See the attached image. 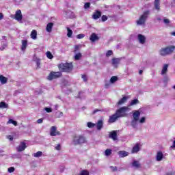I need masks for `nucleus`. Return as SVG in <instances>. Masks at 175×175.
Instances as JSON below:
<instances>
[{
    "mask_svg": "<svg viewBox=\"0 0 175 175\" xmlns=\"http://www.w3.org/2000/svg\"><path fill=\"white\" fill-rule=\"evenodd\" d=\"M175 50V46L174 45H170L164 48H161L159 51V55L161 57H166V55H170L173 54V51Z\"/></svg>",
    "mask_w": 175,
    "mask_h": 175,
    "instance_id": "nucleus-1",
    "label": "nucleus"
},
{
    "mask_svg": "<svg viewBox=\"0 0 175 175\" xmlns=\"http://www.w3.org/2000/svg\"><path fill=\"white\" fill-rule=\"evenodd\" d=\"M146 36H144V35L138 34L137 40L140 44H144V43H146Z\"/></svg>",
    "mask_w": 175,
    "mask_h": 175,
    "instance_id": "nucleus-12",
    "label": "nucleus"
},
{
    "mask_svg": "<svg viewBox=\"0 0 175 175\" xmlns=\"http://www.w3.org/2000/svg\"><path fill=\"white\" fill-rule=\"evenodd\" d=\"M46 57L47 58H49V59H53V58H54V56L50 51L46 52Z\"/></svg>",
    "mask_w": 175,
    "mask_h": 175,
    "instance_id": "nucleus-40",
    "label": "nucleus"
},
{
    "mask_svg": "<svg viewBox=\"0 0 175 175\" xmlns=\"http://www.w3.org/2000/svg\"><path fill=\"white\" fill-rule=\"evenodd\" d=\"M110 168L113 172H117V167L111 166Z\"/></svg>",
    "mask_w": 175,
    "mask_h": 175,
    "instance_id": "nucleus-56",
    "label": "nucleus"
},
{
    "mask_svg": "<svg viewBox=\"0 0 175 175\" xmlns=\"http://www.w3.org/2000/svg\"><path fill=\"white\" fill-rule=\"evenodd\" d=\"M138 103H139V100L137 98H135L131 101L130 104L127 106V107H131V106H135V105H137Z\"/></svg>",
    "mask_w": 175,
    "mask_h": 175,
    "instance_id": "nucleus-30",
    "label": "nucleus"
},
{
    "mask_svg": "<svg viewBox=\"0 0 175 175\" xmlns=\"http://www.w3.org/2000/svg\"><path fill=\"white\" fill-rule=\"evenodd\" d=\"M81 49V45H75L74 53H77V51H79V50H80Z\"/></svg>",
    "mask_w": 175,
    "mask_h": 175,
    "instance_id": "nucleus-42",
    "label": "nucleus"
},
{
    "mask_svg": "<svg viewBox=\"0 0 175 175\" xmlns=\"http://www.w3.org/2000/svg\"><path fill=\"white\" fill-rule=\"evenodd\" d=\"M109 138L113 139L114 141L117 140V131H114L109 133Z\"/></svg>",
    "mask_w": 175,
    "mask_h": 175,
    "instance_id": "nucleus-27",
    "label": "nucleus"
},
{
    "mask_svg": "<svg viewBox=\"0 0 175 175\" xmlns=\"http://www.w3.org/2000/svg\"><path fill=\"white\" fill-rule=\"evenodd\" d=\"M137 122H139V120H137L136 119L131 120V125L132 128H133L134 129H137V125H138Z\"/></svg>",
    "mask_w": 175,
    "mask_h": 175,
    "instance_id": "nucleus-18",
    "label": "nucleus"
},
{
    "mask_svg": "<svg viewBox=\"0 0 175 175\" xmlns=\"http://www.w3.org/2000/svg\"><path fill=\"white\" fill-rule=\"evenodd\" d=\"M171 148H172L173 150H175V140L173 142V144L172 146H171Z\"/></svg>",
    "mask_w": 175,
    "mask_h": 175,
    "instance_id": "nucleus-60",
    "label": "nucleus"
},
{
    "mask_svg": "<svg viewBox=\"0 0 175 175\" xmlns=\"http://www.w3.org/2000/svg\"><path fill=\"white\" fill-rule=\"evenodd\" d=\"M67 31H68V33H67L68 38H72V35L73 33V31H72V29H70V28L69 27H67Z\"/></svg>",
    "mask_w": 175,
    "mask_h": 175,
    "instance_id": "nucleus-38",
    "label": "nucleus"
},
{
    "mask_svg": "<svg viewBox=\"0 0 175 175\" xmlns=\"http://www.w3.org/2000/svg\"><path fill=\"white\" fill-rule=\"evenodd\" d=\"M96 128L98 131H100L102 128H103V120H99L96 124Z\"/></svg>",
    "mask_w": 175,
    "mask_h": 175,
    "instance_id": "nucleus-20",
    "label": "nucleus"
},
{
    "mask_svg": "<svg viewBox=\"0 0 175 175\" xmlns=\"http://www.w3.org/2000/svg\"><path fill=\"white\" fill-rule=\"evenodd\" d=\"M43 155V152L42 151H38L33 154L34 158H40Z\"/></svg>",
    "mask_w": 175,
    "mask_h": 175,
    "instance_id": "nucleus-36",
    "label": "nucleus"
},
{
    "mask_svg": "<svg viewBox=\"0 0 175 175\" xmlns=\"http://www.w3.org/2000/svg\"><path fill=\"white\" fill-rule=\"evenodd\" d=\"M59 68L62 72H70V70L73 69V66L72 65V63H64L60 64Z\"/></svg>",
    "mask_w": 175,
    "mask_h": 175,
    "instance_id": "nucleus-5",
    "label": "nucleus"
},
{
    "mask_svg": "<svg viewBox=\"0 0 175 175\" xmlns=\"http://www.w3.org/2000/svg\"><path fill=\"white\" fill-rule=\"evenodd\" d=\"M168 81H170V79L168 78L167 76L164 77L163 82H164V83H168Z\"/></svg>",
    "mask_w": 175,
    "mask_h": 175,
    "instance_id": "nucleus-48",
    "label": "nucleus"
},
{
    "mask_svg": "<svg viewBox=\"0 0 175 175\" xmlns=\"http://www.w3.org/2000/svg\"><path fill=\"white\" fill-rule=\"evenodd\" d=\"M112 55H113V51L111 50L107 51V52L106 53V57H110Z\"/></svg>",
    "mask_w": 175,
    "mask_h": 175,
    "instance_id": "nucleus-44",
    "label": "nucleus"
},
{
    "mask_svg": "<svg viewBox=\"0 0 175 175\" xmlns=\"http://www.w3.org/2000/svg\"><path fill=\"white\" fill-rule=\"evenodd\" d=\"M87 142V139L84 135H75L72 139V143L75 146H77L79 144H84V143Z\"/></svg>",
    "mask_w": 175,
    "mask_h": 175,
    "instance_id": "nucleus-3",
    "label": "nucleus"
},
{
    "mask_svg": "<svg viewBox=\"0 0 175 175\" xmlns=\"http://www.w3.org/2000/svg\"><path fill=\"white\" fill-rule=\"evenodd\" d=\"M9 107V105H8L6 103L1 101L0 103V109H8Z\"/></svg>",
    "mask_w": 175,
    "mask_h": 175,
    "instance_id": "nucleus-34",
    "label": "nucleus"
},
{
    "mask_svg": "<svg viewBox=\"0 0 175 175\" xmlns=\"http://www.w3.org/2000/svg\"><path fill=\"white\" fill-rule=\"evenodd\" d=\"M37 122L38 124H42V122H43V119L42 118L38 119L37 120Z\"/></svg>",
    "mask_w": 175,
    "mask_h": 175,
    "instance_id": "nucleus-58",
    "label": "nucleus"
},
{
    "mask_svg": "<svg viewBox=\"0 0 175 175\" xmlns=\"http://www.w3.org/2000/svg\"><path fill=\"white\" fill-rule=\"evenodd\" d=\"M44 110H45V111H46V113H52L53 112V109L51 108L45 107Z\"/></svg>",
    "mask_w": 175,
    "mask_h": 175,
    "instance_id": "nucleus-47",
    "label": "nucleus"
},
{
    "mask_svg": "<svg viewBox=\"0 0 175 175\" xmlns=\"http://www.w3.org/2000/svg\"><path fill=\"white\" fill-rule=\"evenodd\" d=\"M81 57V53H77L75 55V59H76V61H79V59H80Z\"/></svg>",
    "mask_w": 175,
    "mask_h": 175,
    "instance_id": "nucleus-43",
    "label": "nucleus"
},
{
    "mask_svg": "<svg viewBox=\"0 0 175 175\" xmlns=\"http://www.w3.org/2000/svg\"><path fill=\"white\" fill-rule=\"evenodd\" d=\"M132 166L135 167V169H139V167H140V163L138 161H133L132 163Z\"/></svg>",
    "mask_w": 175,
    "mask_h": 175,
    "instance_id": "nucleus-32",
    "label": "nucleus"
},
{
    "mask_svg": "<svg viewBox=\"0 0 175 175\" xmlns=\"http://www.w3.org/2000/svg\"><path fill=\"white\" fill-rule=\"evenodd\" d=\"M126 100H128V96H124L118 102V106H121L122 105H124V103H125Z\"/></svg>",
    "mask_w": 175,
    "mask_h": 175,
    "instance_id": "nucleus-22",
    "label": "nucleus"
},
{
    "mask_svg": "<svg viewBox=\"0 0 175 175\" xmlns=\"http://www.w3.org/2000/svg\"><path fill=\"white\" fill-rule=\"evenodd\" d=\"M13 172H14V167H11L8 168V172L9 173H13Z\"/></svg>",
    "mask_w": 175,
    "mask_h": 175,
    "instance_id": "nucleus-52",
    "label": "nucleus"
},
{
    "mask_svg": "<svg viewBox=\"0 0 175 175\" xmlns=\"http://www.w3.org/2000/svg\"><path fill=\"white\" fill-rule=\"evenodd\" d=\"M80 175H90L88 171L83 170L81 172Z\"/></svg>",
    "mask_w": 175,
    "mask_h": 175,
    "instance_id": "nucleus-45",
    "label": "nucleus"
},
{
    "mask_svg": "<svg viewBox=\"0 0 175 175\" xmlns=\"http://www.w3.org/2000/svg\"><path fill=\"white\" fill-rule=\"evenodd\" d=\"M163 23H164L165 24H169V23H170V21H169V19L165 18V19L163 20Z\"/></svg>",
    "mask_w": 175,
    "mask_h": 175,
    "instance_id": "nucleus-57",
    "label": "nucleus"
},
{
    "mask_svg": "<svg viewBox=\"0 0 175 175\" xmlns=\"http://www.w3.org/2000/svg\"><path fill=\"white\" fill-rule=\"evenodd\" d=\"M90 6H91V3H85L84 4V9H89Z\"/></svg>",
    "mask_w": 175,
    "mask_h": 175,
    "instance_id": "nucleus-46",
    "label": "nucleus"
},
{
    "mask_svg": "<svg viewBox=\"0 0 175 175\" xmlns=\"http://www.w3.org/2000/svg\"><path fill=\"white\" fill-rule=\"evenodd\" d=\"M61 76H62V73L61 72L52 71L47 77V79L51 81L55 79H59V77H61Z\"/></svg>",
    "mask_w": 175,
    "mask_h": 175,
    "instance_id": "nucleus-6",
    "label": "nucleus"
},
{
    "mask_svg": "<svg viewBox=\"0 0 175 175\" xmlns=\"http://www.w3.org/2000/svg\"><path fill=\"white\" fill-rule=\"evenodd\" d=\"M85 35L84 34H79L77 36V39H83L84 38Z\"/></svg>",
    "mask_w": 175,
    "mask_h": 175,
    "instance_id": "nucleus-53",
    "label": "nucleus"
},
{
    "mask_svg": "<svg viewBox=\"0 0 175 175\" xmlns=\"http://www.w3.org/2000/svg\"><path fill=\"white\" fill-rule=\"evenodd\" d=\"M118 155L120 158H125V157H128V155H129V152L125 150H121L118 152Z\"/></svg>",
    "mask_w": 175,
    "mask_h": 175,
    "instance_id": "nucleus-17",
    "label": "nucleus"
},
{
    "mask_svg": "<svg viewBox=\"0 0 175 175\" xmlns=\"http://www.w3.org/2000/svg\"><path fill=\"white\" fill-rule=\"evenodd\" d=\"M170 35L172 36H175V31L170 33Z\"/></svg>",
    "mask_w": 175,
    "mask_h": 175,
    "instance_id": "nucleus-62",
    "label": "nucleus"
},
{
    "mask_svg": "<svg viewBox=\"0 0 175 175\" xmlns=\"http://www.w3.org/2000/svg\"><path fill=\"white\" fill-rule=\"evenodd\" d=\"M118 118H120V116L116 113H115L113 115L109 116L108 122H109V124H113V122H116Z\"/></svg>",
    "mask_w": 175,
    "mask_h": 175,
    "instance_id": "nucleus-11",
    "label": "nucleus"
},
{
    "mask_svg": "<svg viewBox=\"0 0 175 175\" xmlns=\"http://www.w3.org/2000/svg\"><path fill=\"white\" fill-rule=\"evenodd\" d=\"M129 111H131V108L124 106L117 109L116 113L119 116V118H122V117H126L127 113Z\"/></svg>",
    "mask_w": 175,
    "mask_h": 175,
    "instance_id": "nucleus-2",
    "label": "nucleus"
},
{
    "mask_svg": "<svg viewBox=\"0 0 175 175\" xmlns=\"http://www.w3.org/2000/svg\"><path fill=\"white\" fill-rule=\"evenodd\" d=\"M64 14L66 15V17H67L68 18H73V16H75L73 12H72V11L70 10L64 11Z\"/></svg>",
    "mask_w": 175,
    "mask_h": 175,
    "instance_id": "nucleus-24",
    "label": "nucleus"
},
{
    "mask_svg": "<svg viewBox=\"0 0 175 175\" xmlns=\"http://www.w3.org/2000/svg\"><path fill=\"white\" fill-rule=\"evenodd\" d=\"M90 40L94 43V42H97V40H99V36L96 35V33H93L90 37Z\"/></svg>",
    "mask_w": 175,
    "mask_h": 175,
    "instance_id": "nucleus-13",
    "label": "nucleus"
},
{
    "mask_svg": "<svg viewBox=\"0 0 175 175\" xmlns=\"http://www.w3.org/2000/svg\"><path fill=\"white\" fill-rule=\"evenodd\" d=\"M53 27H54V24L53 23H49L46 25V31L51 32L53 31Z\"/></svg>",
    "mask_w": 175,
    "mask_h": 175,
    "instance_id": "nucleus-28",
    "label": "nucleus"
},
{
    "mask_svg": "<svg viewBox=\"0 0 175 175\" xmlns=\"http://www.w3.org/2000/svg\"><path fill=\"white\" fill-rule=\"evenodd\" d=\"M169 68V64H164L163 66L162 70H161V75L162 76L166 75V73H167V68Z\"/></svg>",
    "mask_w": 175,
    "mask_h": 175,
    "instance_id": "nucleus-16",
    "label": "nucleus"
},
{
    "mask_svg": "<svg viewBox=\"0 0 175 175\" xmlns=\"http://www.w3.org/2000/svg\"><path fill=\"white\" fill-rule=\"evenodd\" d=\"M96 125V124H94V123H92L91 122H88L87 123L88 128H94V126H95Z\"/></svg>",
    "mask_w": 175,
    "mask_h": 175,
    "instance_id": "nucleus-41",
    "label": "nucleus"
},
{
    "mask_svg": "<svg viewBox=\"0 0 175 175\" xmlns=\"http://www.w3.org/2000/svg\"><path fill=\"white\" fill-rule=\"evenodd\" d=\"M14 18L16 20V21H18L21 23L23 20V14L21 13V11L20 10H18L14 14Z\"/></svg>",
    "mask_w": 175,
    "mask_h": 175,
    "instance_id": "nucleus-7",
    "label": "nucleus"
},
{
    "mask_svg": "<svg viewBox=\"0 0 175 175\" xmlns=\"http://www.w3.org/2000/svg\"><path fill=\"white\" fill-rule=\"evenodd\" d=\"M82 79H83V81H87V76L82 75Z\"/></svg>",
    "mask_w": 175,
    "mask_h": 175,
    "instance_id": "nucleus-59",
    "label": "nucleus"
},
{
    "mask_svg": "<svg viewBox=\"0 0 175 175\" xmlns=\"http://www.w3.org/2000/svg\"><path fill=\"white\" fill-rule=\"evenodd\" d=\"M27 148V144L24 142H21L20 144L16 147V151L18 152H21Z\"/></svg>",
    "mask_w": 175,
    "mask_h": 175,
    "instance_id": "nucleus-8",
    "label": "nucleus"
},
{
    "mask_svg": "<svg viewBox=\"0 0 175 175\" xmlns=\"http://www.w3.org/2000/svg\"><path fill=\"white\" fill-rule=\"evenodd\" d=\"M111 152H113L111 149H106L105 151V157H110V155H111Z\"/></svg>",
    "mask_w": 175,
    "mask_h": 175,
    "instance_id": "nucleus-35",
    "label": "nucleus"
},
{
    "mask_svg": "<svg viewBox=\"0 0 175 175\" xmlns=\"http://www.w3.org/2000/svg\"><path fill=\"white\" fill-rule=\"evenodd\" d=\"M3 18V14L2 13H0V20H2Z\"/></svg>",
    "mask_w": 175,
    "mask_h": 175,
    "instance_id": "nucleus-61",
    "label": "nucleus"
},
{
    "mask_svg": "<svg viewBox=\"0 0 175 175\" xmlns=\"http://www.w3.org/2000/svg\"><path fill=\"white\" fill-rule=\"evenodd\" d=\"M30 36L31 39L36 40V39H38V31H36V30L31 31Z\"/></svg>",
    "mask_w": 175,
    "mask_h": 175,
    "instance_id": "nucleus-21",
    "label": "nucleus"
},
{
    "mask_svg": "<svg viewBox=\"0 0 175 175\" xmlns=\"http://www.w3.org/2000/svg\"><path fill=\"white\" fill-rule=\"evenodd\" d=\"M139 118H140V111H135L133 113V120H137L139 121Z\"/></svg>",
    "mask_w": 175,
    "mask_h": 175,
    "instance_id": "nucleus-15",
    "label": "nucleus"
},
{
    "mask_svg": "<svg viewBox=\"0 0 175 175\" xmlns=\"http://www.w3.org/2000/svg\"><path fill=\"white\" fill-rule=\"evenodd\" d=\"M7 138L9 139L10 142H13L14 139H18V135L16 133H13L12 135H8Z\"/></svg>",
    "mask_w": 175,
    "mask_h": 175,
    "instance_id": "nucleus-25",
    "label": "nucleus"
},
{
    "mask_svg": "<svg viewBox=\"0 0 175 175\" xmlns=\"http://www.w3.org/2000/svg\"><path fill=\"white\" fill-rule=\"evenodd\" d=\"M55 149H56L57 151L61 150V144H58L55 146Z\"/></svg>",
    "mask_w": 175,
    "mask_h": 175,
    "instance_id": "nucleus-49",
    "label": "nucleus"
},
{
    "mask_svg": "<svg viewBox=\"0 0 175 175\" xmlns=\"http://www.w3.org/2000/svg\"><path fill=\"white\" fill-rule=\"evenodd\" d=\"M50 135L51 136H57V135L59 136L61 135V133H59V131H57L56 126H53L51 127Z\"/></svg>",
    "mask_w": 175,
    "mask_h": 175,
    "instance_id": "nucleus-9",
    "label": "nucleus"
},
{
    "mask_svg": "<svg viewBox=\"0 0 175 175\" xmlns=\"http://www.w3.org/2000/svg\"><path fill=\"white\" fill-rule=\"evenodd\" d=\"M7 46L8 45L6 44H3L2 46L0 48V50L3 51V50H5V49H6Z\"/></svg>",
    "mask_w": 175,
    "mask_h": 175,
    "instance_id": "nucleus-54",
    "label": "nucleus"
},
{
    "mask_svg": "<svg viewBox=\"0 0 175 175\" xmlns=\"http://www.w3.org/2000/svg\"><path fill=\"white\" fill-rule=\"evenodd\" d=\"M55 110H58V105H55Z\"/></svg>",
    "mask_w": 175,
    "mask_h": 175,
    "instance_id": "nucleus-63",
    "label": "nucleus"
},
{
    "mask_svg": "<svg viewBox=\"0 0 175 175\" xmlns=\"http://www.w3.org/2000/svg\"><path fill=\"white\" fill-rule=\"evenodd\" d=\"M102 16V12L99 10H96V12H94L92 15V18L94 20H98L100 16Z\"/></svg>",
    "mask_w": 175,
    "mask_h": 175,
    "instance_id": "nucleus-14",
    "label": "nucleus"
},
{
    "mask_svg": "<svg viewBox=\"0 0 175 175\" xmlns=\"http://www.w3.org/2000/svg\"><path fill=\"white\" fill-rule=\"evenodd\" d=\"M165 159V156H163V153L162 151H158L155 156V160L157 162H161V161H163Z\"/></svg>",
    "mask_w": 175,
    "mask_h": 175,
    "instance_id": "nucleus-10",
    "label": "nucleus"
},
{
    "mask_svg": "<svg viewBox=\"0 0 175 175\" xmlns=\"http://www.w3.org/2000/svg\"><path fill=\"white\" fill-rule=\"evenodd\" d=\"M144 122H146V118L145 117L141 118V119L139 120V123L144 124Z\"/></svg>",
    "mask_w": 175,
    "mask_h": 175,
    "instance_id": "nucleus-50",
    "label": "nucleus"
},
{
    "mask_svg": "<svg viewBox=\"0 0 175 175\" xmlns=\"http://www.w3.org/2000/svg\"><path fill=\"white\" fill-rule=\"evenodd\" d=\"M27 46H28V42L27 40H22V46H21V50L22 51H25L27 49Z\"/></svg>",
    "mask_w": 175,
    "mask_h": 175,
    "instance_id": "nucleus-23",
    "label": "nucleus"
},
{
    "mask_svg": "<svg viewBox=\"0 0 175 175\" xmlns=\"http://www.w3.org/2000/svg\"><path fill=\"white\" fill-rule=\"evenodd\" d=\"M160 1L159 0H155L154 1V8L156 9V10H157L158 12H159L161 7H160Z\"/></svg>",
    "mask_w": 175,
    "mask_h": 175,
    "instance_id": "nucleus-29",
    "label": "nucleus"
},
{
    "mask_svg": "<svg viewBox=\"0 0 175 175\" xmlns=\"http://www.w3.org/2000/svg\"><path fill=\"white\" fill-rule=\"evenodd\" d=\"M120 59L118 58H113L112 59V65L113 66V68H118V65L120 64Z\"/></svg>",
    "mask_w": 175,
    "mask_h": 175,
    "instance_id": "nucleus-19",
    "label": "nucleus"
},
{
    "mask_svg": "<svg viewBox=\"0 0 175 175\" xmlns=\"http://www.w3.org/2000/svg\"><path fill=\"white\" fill-rule=\"evenodd\" d=\"M36 65H37V68H40V59H37L36 60Z\"/></svg>",
    "mask_w": 175,
    "mask_h": 175,
    "instance_id": "nucleus-55",
    "label": "nucleus"
},
{
    "mask_svg": "<svg viewBox=\"0 0 175 175\" xmlns=\"http://www.w3.org/2000/svg\"><path fill=\"white\" fill-rule=\"evenodd\" d=\"M140 151V147L139 146V144H137L132 149L131 152L132 154H136Z\"/></svg>",
    "mask_w": 175,
    "mask_h": 175,
    "instance_id": "nucleus-26",
    "label": "nucleus"
},
{
    "mask_svg": "<svg viewBox=\"0 0 175 175\" xmlns=\"http://www.w3.org/2000/svg\"><path fill=\"white\" fill-rule=\"evenodd\" d=\"M101 20L102 21L105 22L107 20V16L106 15H103L102 17H101Z\"/></svg>",
    "mask_w": 175,
    "mask_h": 175,
    "instance_id": "nucleus-51",
    "label": "nucleus"
},
{
    "mask_svg": "<svg viewBox=\"0 0 175 175\" xmlns=\"http://www.w3.org/2000/svg\"><path fill=\"white\" fill-rule=\"evenodd\" d=\"M172 6H175V0L172 3Z\"/></svg>",
    "mask_w": 175,
    "mask_h": 175,
    "instance_id": "nucleus-64",
    "label": "nucleus"
},
{
    "mask_svg": "<svg viewBox=\"0 0 175 175\" xmlns=\"http://www.w3.org/2000/svg\"><path fill=\"white\" fill-rule=\"evenodd\" d=\"M55 116L56 118H61V117H64V113L61 111H57L55 112Z\"/></svg>",
    "mask_w": 175,
    "mask_h": 175,
    "instance_id": "nucleus-33",
    "label": "nucleus"
},
{
    "mask_svg": "<svg viewBox=\"0 0 175 175\" xmlns=\"http://www.w3.org/2000/svg\"><path fill=\"white\" fill-rule=\"evenodd\" d=\"M7 124H12L13 125H14V126H17V122L15 120H13L12 119H10L7 122Z\"/></svg>",
    "mask_w": 175,
    "mask_h": 175,
    "instance_id": "nucleus-39",
    "label": "nucleus"
},
{
    "mask_svg": "<svg viewBox=\"0 0 175 175\" xmlns=\"http://www.w3.org/2000/svg\"><path fill=\"white\" fill-rule=\"evenodd\" d=\"M118 80V77H117L116 76H113L110 79V83L111 84H114V83H116V81H117Z\"/></svg>",
    "mask_w": 175,
    "mask_h": 175,
    "instance_id": "nucleus-37",
    "label": "nucleus"
},
{
    "mask_svg": "<svg viewBox=\"0 0 175 175\" xmlns=\"http://www.w3.org/2000/svg\"><path fill=\"white\" fill-rule=\"evenodd\" d=\"M150 10L144 12L143 14H142L139 17V20L137 21V25H144L147 18H148V16H150Z\"/></svg>",
    "mask_w": 175,
    "mask_h": 175,
    "instance_id": "nucleus-4",
    "label": "nucleus"
},
{
    "mask_svg": "<svg viewBox=\"0 0 175 175\" xmlns=\"http://www.w3.org/2000/svg\"><path fill=\"white\" fill-rule=\"evenodd\" d=\"M0 83L1 84H6V83H8V78L5 77L3 75H0Z\"/></svg>",
    "mask_w": 175,
    "mask_h": 175,
    "instance_id": "nucleus-31",
    "label": "nucleus"
}]
</instances>
